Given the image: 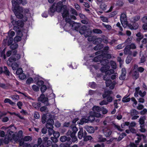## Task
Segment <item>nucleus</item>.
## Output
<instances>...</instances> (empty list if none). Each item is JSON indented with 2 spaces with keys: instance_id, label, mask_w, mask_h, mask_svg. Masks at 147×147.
<instances>
[{
  "instance_id": "f257e3e1",
  "label": "nucleus",
  "mask_w": 147,
  "mask_h": 147,
  "mask_svg": "<svg viewBox=\"0 0 147 147\" xmlns=\"http://www.w3.org/2000/svg\"><path fill=\"white\" fill-rule=\"evenodd\" d=\"M65 20L66 22L65 27H66L67 25L69 26H71L72 29H74V30L76 31L78 30L80 26V23L74 22V21H72L69 18H66Z\"/></svg>"
},
{
  "instance_id": "f03ea898",
  "label": "nucleus",
  "mask_w": 147,
  "mask_h": 147,
  "mask_svg": "<svg viewBox=\"0 0 147 147\" xmlns=\"http://www.w3.org/2000/svg\"><path fill=\"white\" fill-rule=\"evenodd\" d=\"M22 7H19L16 10H13V11L16 16L18 19H23V21H26L27 20L26 16H23L22 13Z\"/></svg>"
},
{
  "instance_id": "7ed1b4c3",
  "label": "nucleus",
  "mask_w": 147,
  "mask_h": 147,
  "mask_svg": "<svg viewBox=\"0 0 147 147\" xmlns=\"http://www.w3.org/2000/svg\"><path fill=\"white\" fill-rule=\"evenodd\" d=\"M38 100L39 101L41 102L45 105H47V106H50L51 104L49 102V99L48 98L45 97V95L43 93L41 94L40 96L38 99Z\"/></svg>"
},
{
  "instance_id": "20e7f679",
  "label": "nucleus",
  "mask_w": 147,
  "mask_h": 147,
  "mask_svg": "<svg viewBox=\"0 0 147 147\" xmlns=\"http://www.w3.org/2000/svg\"><path fill=\"white\" fill-rule=\"evenodd\" d=\"M101 129L104 136L107 138L109 137L111 135L112 131L107 127L102 126Z\"/></svg>"
},
{
  "instance_id": "39448f33",
  "label": "nucleus",
  "mask_w": 147,
  "mask_h": 147,
  "mask_svg": "<svg viewBox=\"0 0 147 147\" xmlns=\"http://www.w3.org/2000/svg\"><path fill=\"white\" fill-rule=\"evenodd\" d=\"M109 63V60L103 57L100 63L101 65H103V67L101 68V70L102 71L103 69L107 68V69H109L110 68V66L107 65V64Z\"/></svg>"
},
{
  "instance_id": "423d86ee",
  "label": "nucleus",
  "mask_w": 147,
  "mask_h": 147,
  "mask_svg": "<svg viewBox=\"0 0 147 147\" xmlns=\"http://www.w3.org/2000/svg\"><path fill=\"white\" fill-rule=\"evenodd\" d=\"M53 6L55 7L56 10V11L60 12L61 11L63 7V2L59 1L57 3H54L53 4Z\"/></svg>"
},
{
  "instance_id": "0eeeda50",
  "label": "nucleus",
  "mask_w": 147,
  "mask_h": 147,
  "mask_svg": "<svg viewBox=\"0 0 147 147\" xmlns=\"http://www.w3.org/2000/svg\"><path fill=\"white\" fill-rule=\"evenodd\" d=\"M120 20L121 23L123 25L124 24L127 26L128 24V22L127 21L126 15L124 13L121 14L120 16Z\"/></svg>"
},
{
  "instance_id": "6e6552de",
  "label": "nucleus",
  "mask_w": 147,
  "mask_h": 147,
  "mask_svg": "<svg viewBox=\"0 0 147 147\" xmlns=\"http://www.w3.org/2000/svg\"><path fill=\"white\" fill-rule=\"evenodd\" d=\"M11 23L13 25H16L19 28L23 27L24 24L23 22L20 20L15 21L13 20L11 21Z\"/></svg>"
},
{
  "instance_id": "1a4fd4ad",
  "label": "nucleus",
  "mask_w": 147,
  "mask_h": 147,
  "mask_svg": "<svg viewBox=\"0 0 147 147\" xmlns=\"http://www.w3.org/2000/svg\"><path fill=\"white\" fill-rule=\"evenodd\" d=\"M60 141L62 142H64L67 141L68 142V147H69L71 142L70 141L71 138L70 137H67L66 136H61L60 138Z\"/></svg>"
},
{
  "instance_id": "9d476101",
  "label": "nucleus",
  "mask_w": 147,
  "mask_h": 147,
  "mask_svg": "<svg viewBox=\"0 0 147 147\" xmlns=\"http://www.w3.org/2000/svg\"><path fill=\"white\" fill-rule=\"evenodd\" d=\"M87 134V133L85 131H83L82 128H80V130L78 133V137L79 139H81L82 138H84Z\"/></svg>"
},
{
  "instance_id": "9b49d317",
  "label": "nucleus",
  "mask_w": 147,
  "mask_h": 147,
  "mask_svg": "<svg viewBox=\"0 0 147 147\" xmlns=\"http://www.w3.org/2000/svg\"><path fill=\"white\" fill-rule=\"evenodd\" d=\"M133 22V23L132 25L128 23L127 26L131 30H136L138 29L139 27L138 24L136 22Z\"/></svg>"
},
{
  "instance_id": "f8f14e48",
  "label": "nucleus",
  "mask_w": 147,
  "mask_h": 147,
  "mask_svg": "<svg viewBox=\"0 0 147 147\" xmlns=\"http://www.w3.org/2000/svg\"><path fill=\"white\" fill-rule=\"evenodd\" d=\"M54 120L51 119H49L46 121V126L47 128L53 127Z\"/></svg>"
},
{
  "instance_id": "ddd939ff",
  "label": "nucleus",
  "mask_w": 147,
  "mask_h": 147,
  "mask_svg": "<svg viewBox=\"0 0 147 147\" xmlns=\"http://www.w3.org/2000/svg\"><path fill=\"white\" fill-rule=\"evenodd\" d=\"M110 77H107L106 76H103L104 80L106 81L105 83L107 87L110 86V85L112 84V81L110 79Z\"/></svg>"
},
{
  "instance_id": "4468645a",
  "label": "nucleus",
  "mask_w": 147,
  "mask_h": 147,
  "mask_svg": "<svg viewBox=\"0 0 147 147\" xmlns=\"http://www.w3.org/2000/svg\"><path fill=\"white\" fill-rule=\"evenodd\" d=\"M9 137L11 138V141L12 140H14L15 141H16L18 140V137L15 135L13 134V132L12 131H9Z\"/></svg>"
},
{
  "instance_id": "2eb2a0df",
  "label": "nucleus",
  "mask_w": 147,
  "mask_h": 147,
  "mask_svg": "<svg viewBox=\"0 0 147 147\" xmlns=\"http://www.w3.org/2000/svg\"><path fill=\"white\" fill-rule=\"evenodd\" d=\"M62 16L63 18H67V17L69 18V10L66 8H64L63 9V12L62 13Z\"/></svg>"
},
{
  "instance_id": "dca6fc26",
  "label": "nucleus",
  "mask_w": 147,
  "mask_h": 147,
  "mask_svg": "<svg viewBox=\"0 0 147 147\" xmlns=\"http://www.w3.org/2000/svg\"><path fill=\"white\" fill-rule=\"evenodd\" d=\"M104 71L105 72V75L104 76H106L107 77H110L109 76L112 74L114 73V71L113 69H110L108 70L107 68H105L103 69Z\"/></svg>"
},
{
  "instance_id": "f3484780",
  "label": "nucleus",
  "mask_w": 147,
  "mask_h": 147,
  "mask_svg": "<svg viewBox=\"0 0 147 147\" xmlns=\"http://www.w3.org/2000/svg\"><path fill=\"white\" fill-rule=\"evenodd\" d=\"M121 74L119 78L121 80H123L125 78L126 75V71L125 68H122L121 70Z\"/></svg>"
},
{
  "instance_id": "a211bd4d",
  "label": "nucleus",
  "mask_w": 147,
  "mask_h": 147,
  "mask_svg": "<svg viewBox=\"0 0 147 147\" xmlns=\"http://www.w3.org/2000/svg\"><path fill=\"white\" fill-rule=\"evenodd\" d=\"M124 53L125 55H132V52L131 51V49L129 47V46L128 45H127L123 50Z\"/></svg>"
},
{
  "instance_id": "6ab92c4d",
  "label": "nucleus",
  "mask_w": 147,
  "mask_h": 147,
  "mask_svg": "<svg viewBox=\"0 0 147 147\" xmlns=\"http://www.w3.org/2000/svg\"><path fill=\"white\" fill-rule=\"evenodd\" d=\"M14 55L15 57H16V58H14L15 57H10L8 59V60L9 62H13L15 61L20 58V54H17Z\"/></svg>"
},
{
  "instance_id": "aec40b11",
  "label": "nucleus",
  "mask_w": 147,
  "mask_h": 147,
  "mask_svg": "<svg viewBox=\"0 0 147 147\" xmlns=\"http://www.w3.org/2000/svg\"><path fill=\"white\" fill-rule=\"evenodd\" d=\"M146 120V117L145 116H141L138 121L140 125H145V121Z\"/></svg>"
},
{
  "instance_id": "412c9836",
  "label": "nucleus",
  "mask_w": 147,
  "mask_h": 147,
  "mask_svg": "<svg viewBox=\"0 0 147 147\" xmlns=\"http://www.w3.org/2000/svg\"><path fill=\"white\" fill-rule=\"evenodd\" d=\"M7 38L8 37H7L6 39H4V40L3 42L5 45H7L8 46H9L12 44L13 41V39L12 38H9V39L7 41Z\"/></svg>"
},
{
  "instance_id": "4be33fe9",
  "label": "nucleus",
  "mask_w": 147,
  "mask_h": 147,
  "mask_svg": "<svg viewBox=\"0 0 147 147\" xmlns=\"http://www.w3.org/2000/svg\"><path fill=\"white\" fill-rule=\"evenodd\" d=\"M12 5L13 6L12 9L13 11L16 10L18 8V3L15 0H12L11 1Z\"/></svg>"
},
{
  "instance_id": "5701e85b",
  "label": "nucleus",
  "mask_w": 147,
  "mask_h": 147,
  "mask_svg": "<svg viewBox=\"0 0 147 147\" xmlns=\"http://www.w3.org/2000/svg\"><path fill=\"white\" fill-rule=\"evenodd\" d=\"M3 72L7 76H9L11 73L9 71L7 67L6 66H4L3 67Z\"/></svg>"
},
{
  "instance_id": "b1692460",
  "label": "nucleus",
  "mask_w": 147,
  "mask_h": 147,
  "mask_svg": "<svg viewBox=\"0 0 147 147\" xmlns=\"http://www.w3.org/2000/svg\"><path fill=\"white\" fill-rule=\"evenodd\" d=\"M50 106H47L45 105V106H42L40 108V111L41 112H44L47 113L49 111V107Z\"/></svg>"
},
{
  "instance_id": "393cba45",
  "label": "nucleus",
  "mask_w": 147,
  "mask_h": 147,
  "mask_svg": "<svg viewBox=\"0 0 147 147\" xmlns=\"http://www.w3.org/2000/svg\"><path fill=\"white\" fill-rule=\"evenodd\" d=\"M86 130L90 133H92L94 131V128L91 126H87L85 127Z\"/></svg>"
},
{
  "instance_id": "a878e982",
  "label": "nucleus",
  "mask_w": 147,
  "mask_h": 147,
  "mask_svg": "<svg viewBox=\"0 0 147 147\" xmlns=\"http://www.w3.org/2000/svg\"><path fill=\"white\" fill-rule=\"evenodd\" d=\"M97 40H99L101 42L102 41V40L103 42L106 44L109 43V42L108 41V38L106 37L105 36H103L102 39L101 38H98L97 39Z\"/></svg>"
},
{
  "instance_id": "bb28decb",
  "label": "nucleus",
  "mask_w": 147,
  "mask_h": 147,
  "mask_svg": "<svg viewBox=\"0 0 147 147\" xmlns=\"http://www.w3.org/2000/svg\"><path fill=\"white\" fill-rule=\"evenodd\" d=\"M56 11L55 8L54 6H53V4L52 6L50 7L49 11V13L50 16H52L54 15V12Z\"/></svg>"
},
{
  "instance_id": "cd10ccee",
  "label": "nucleus",
  "mask_w": 147,
  "mask_h": 147,
  "mask_svg": "<svg viewBox=\"0 0 147 147\" xmlns=\"http://www.w3.org/2000/svg\"><path fill=\"white\" fill-rule=\"evenodd\" d=\"M102 57V55L101 54L98 55L94 58L93 61L96 62H100L102 59L103 58Z\"/></svg>"
},
{
  "instance_id": "c85d7f7f",
  "label": "nucleus",
  "mask_w": 147,
  "mask_h": 147,
  "mask_svg": "<svg viewBox=\"0 0 147 147\" xmlns=\"http://www.w3.org/2000/svg\"><path fill=\"white\" fill-rule=\"evenodd\" d=\"M112 91L107 90L105 91L104 93L102 94V97L103 98H105L110 96V94L112 93Z\"/></svg>"
},
{
  "instance_id": "c756f323",
  "label": "nucleus",
  "mask_w": 147,
  "mask_h": 147,
  "mask_svg": "<svg viewBox=\"0 0 147 147\" xmlns=\"http://www.w3.org/2000/svg\"><path fill=\"white\" fill-rule=\"evenodd\" d=\"M33 107L36 109H39L41 106V104L40 102H33L32 103Z\"/></svg>"
},
{
  "instance_id": "7c9ffc66",
  "label": "nucleus",
  "mask_w": 147,
  "mask_h": 147,
  "mask_svg": "<svg viewBox=\"0 0 147 147\" xmlns=\"http://www.w3.org/2000/svg\"><path fill=\"white\" fill-rule=\"evenodd\" d=\"M4 102L5 103H9L10 104L13 106L16 105V103L13 102L10 99L8 98L5 99L4 100Z\"/></svg>"
},
{
  "instance_id": "2f4dec72",
  "label": "nucleus",
  "mask_w": 147,
  "mask_h": 147,
  "mask_svg": "<svg viewBox=\"0 0 147 147\" xmlns=\"http://www.w3.org/2000/svg\"><path fill=\"white\" fill-rule=\"evenodd\" d=\"M88 122V119H86L85 118H83L78 123V124L80 125H83L84 123H87Z\"/></svg>"
},
{
  "instance_id": "473e14b6",
  "label": "nucleus",
  "mask_w": 147,
  "mask_h": 147,
  "mask_svg": "<svg viewBox=\"0 0 147 147\" xmlns=\"http://www.w3.org/2000/svg\"><path fill=\"white\" fill-rule=\"evenodd\" d=\"M10 141H11V140L9 137V134H8V136L6 135L4 140V143L5 144H8Z\"/></svg>"
},
{
  "instance_id": "72a5a7b5",
  "label": "nucleus",
  "mask_w": 147,
  "mask_h": 147,
  "mask_svg": "<svg viewBox=\"0 0 147 147\" xmlns=\"http://www.w3.org/2000/svg\"><path fill=\"white\" fill-rule=\"evenodd\" d=\"M136 136L138 137L137 138L138 140H139V141H140L142 139V137L144 139H145L146 138V136H145L143 134H136Z\"/></svg>"
},
{
  "instance_id": "f704fd0d",
  "label": "nucleus",
  "mask_w": 147,
  "mask_h": 147,
  "mask_svg": "<svg viewBox=\"0 0 147 147\" xmlns=\"http://www.w3.org/2000/svg\"><path fill=\"white\" fill-rule=\"evenodd\" d=\"M132 75L134 79H137L138 78L139 76L138 71L136 70L133 71L132 73Z\"/></svg>"
},
{
  "instance_id": "c9c22d12",
  "label": "nucleus",
  "mask_w": 147,
  "mask_h": 147,
  "mask_svg": "<svg viewBox=\"0 0 147 147\" xmlns=\"http://www.w3.org/2000/svg\"><path fill=\"white\" fill-rule=\"evenodd\" d=\"M139 112L135 109H133L131 110L130 111V115L131 116H134L138 115Z\"/></svg>"
},
{
  "instance_id": "e433bc0d",
  "label": "nucleus",
  "mask_w": 147,
  "mask_h": 147,
  "mask_svg": "<svg viewBox=\"0 0 147 147\" xmlns=\"http://www.w3.org/2000/svg\"><path fill=\"white\" fill-rule=\"evenodd\" d=\"M140 19V16L137 15L132 17L131 18L132 22H136L138 21Z\"/></svg>"
},
{
  "instance_id": "4c0bfd02",
  "label": "nucleus",
  "mask_w": 147,
  "mask_h": 147,
  "mask_svg": "<svg viewBox=\"0 0 147 147\" xmlns=\"http://www.w3.org/2000/svg\"><path fill=\"white\" fill-rule=\"evenodd\" d=\"M128 97V96L127 95L125 96L123 98L122 101L124 103L129 102L130 101L131 98H127Z\"/></svg>"
},
{
  "instance_id": "58836bf2",
  "label": "nucleus",
  "mask_w": 147,
  "mask_h": 147,
  "mask_svg": "<svg viewBox=\"0 0 147 147\" xmlns=\"http://www.w3.org/2000/svg\"><path fill=\"white\" fill-rule=\"evenodd\" d=\"M12 69L13 70H16L18 67V65L16 62H14L11 64Z\"/></svg>"
},
{
  "instance_id": "ea45409f",
  "label": "nucleus",
  "mask_w": 147,
  "mask_h": 147,
  "mask_svg": "<svg viewBox=\"0 0 147 147\" xmlns=\"http://www.w3.org/2000/svg\"><path fill=\"white\" fill-rule=\"evenodd\" d=\"M145 127V125H140V129H139V131L142 133L145 132L146 130Z\"/></svg>"
},
{
  "instance_id": "a19ab883",
  "label": "nucleus",
  "mask_w": 147,
  "mask_h": 147,
  "mask_svg": "<svg viewBox=\"0 0 147 147\" xmlns=\"http://www.w3.org/2000/svg\"><path fill=\"white\" fill-rule=\"evenodd\" d=\"M117 40L113 38L111 41L109 42V43L111 45H114L117 44Z\"/></svg>"
},
{
  "instance_id": "79ce46f5",
  "label": "nucleus",
  "mask_w": 147,
  "mask_h": 147,
  "mask_svg": "<svg viewBox=\"0 0 147 147\" xmlns=\"http://www.w3.org/2000/svg\"><path fill=\"white\" fill-rule=\"evenodd\" d=\"M110 64L112 68L115 69L117 68V65L116 63L113 61H111L110 62Z\"/></svg>"
},
{
  "instance_id": "37998d69",
  "label": "nucleus",
  "mask_w": 147,
  "mask_h": 147,
  "mask_svg": "<svg viewBox=\"0 0 147 147\" xmlns=\"http://www.w3.org/2000/svg\"><path fill=\"white\" fill-rule=\"evenodd\" d=\"M126 136V134L125 133H123L120 135L118 137L117 141H119L121 140L125 136Z\"/></svg>"
},
{
  "instance_id": "c03bdc74",
  "label": "nucleus",
  "mask_w": 147,
  "mask_h": 147,
  "mask_svg": "<svg viewBox=\"0 0 147 147\" xmlns=\"http://www.w3.org/2000/svg\"><path fill=\"white\" fill-rule=\"evenodd\" d=\"M53 127L47 128L48 129V133L49 135V136H51L53 134L54 130L53 129Z\"/></svg>"
},
{
  "instance_id": "a18cd8bd",
  "label": "nucleus",
  "mask_w": 147,
  "mask_h": 147,
  "mask_svg": "<svg viewBox=\"0 0 147 147\" xmlns=\"http://www.w3.org/2000/svg\"><path fill=\"white\" fill-rule=\"evenodd\" d=\"M97 138L99 140V141L100 142H104L106 140V138H103L101 135H98Z\"/></svg>"
},
{
  "instance_id": "49530a36",
  "label": "nucleus",
  "mask_w": 147,
  "mask_h": 147,
  "mask_svg": "<svg viewBox=\"0 0 147 147\" xmlns=\"http://www.w3.org/2000/svg\"><path fill=\"white\" fill-rule=\"evenodd\" d=\"M92 137L90 136H87V134L85 136L84 138V141H87L89 140H91L92 139Z\"/></svg>"
},
{
  "instance_id": "de8ad7c7",
  "label": "nucleus",
  "mask_w": 147,
  "mask_h": 147,
  "mask_svg": "<svg viewBox=\"0 0 147 147\" xmlns=\"http://www.w3.org/2000/svg\"><path fill=\"white\" fill-rule=\"evenodd\" d=\"M92 32L96 34H101L102 32V31L100 29H95L92 30Z\"/></svg>"
},
{
  "instance_id": "09e8293b",
  "label": "nucleus",
  "mask_w": 147,
  "mask_h": 147,
  "mask_svg": "<svg viewBox=\"0 0 147 147\" xmlns=\"http://www.w3.org/2000/svg\"><path fill=\"white\" fill-rule=\"evenodd\" d=\"M101 55H102L103 57L107 59H110L111 58V55L109 54H102Z\"/></svg>"
},
{
  "instance_id": "8fccbe9b",
  "label": "nucleus",
  "mask_w": 147,
  "mask_h": 147,
  "mask_svg": "<svg viewBox=\"0 0 147 147\" xmlns=\"http://www.w3.org/2000/svg\"><path fill=\"white\" fill-rule=\"evenodd\" d=\"M5 49L6 48H5L1 52V57H3L4 59H5L6 58V57L5 54Z\"/></svg>"
},
{
  "instance_id": "3c124183",
  "label": "nucleus",
  "mask_w": 147,
  "mask_h": 147,
  "mask_svg": "<svg viewBox=\"0 0 147 147\" xmlns=\"http://www.w3.org/2000/svg\"><path fill=\"white\" fill-rule=\"evenodd\" d=\"M18 45L17 43H14L11 45L10 46V48L12 50H14L18 47Z\"/></svg>"
},
{
  "instance_id": "603ef678",
  "label": "nucleus",
  "mask_w": 147,
  "mask_h": 147,
  "mask_svg": "<svg viewBox=\"0 0 147 147\" xmlns=\"http://www.w3.org/2000/svg\"><path fill=\"white\" fill-rule=\"evenodd\" d=\"M22 39V37L20 36H16L14 39V41L16 42L20 41Z\"/></svg>"
},
{
  "instance_id": "864d4df0",
  "label": "nucleus",
  "mask_w": 147,
  "mask_h": 147,
  "mask_svg": "<svg viewBox=\"0 0 147 147\" xmlns=\"http://www.w3.org/2000/svg\"><path fill=\"white\" fill-rule=\"evenodd\" d=\"M8 37L9 38H12L14 36L15 34V32L13 31H9L8 32Z\"/></svg>"
},
{
  "instance_id": "5fc2aeb1",
  "label": "nucleus",
  "mask_w": 147,
  "mask_h": 147,
  "mask_svg": "<svg viewBox=\"0 0 147 147\" xmlns=\"http://www.w3.org/2000/svg\"><path fill=\"white\" fill-rule=\"evenodd\" d=\"M125 43H123L118 45L116 47V49H120L123 48L125 46V45H124Z\"/></svg>"
},
{
  "instance_id": "6e6d98bb",
  "label": "nucleus",
  "mask_w": 147,
  "mask_h": 147,
  "mask_svg": "<svg viewBox=\"0 0 147 147\" xmlns=\"http://www.w3.org/2000/svg\"><path fill=\"white\" fill-rule=\"evenodd\" d=\"M132 58L131 57L128 56L126 59V62L127 64H129L131 61Z\"/></svg>"
},
{
  "instance_id": "4d7b16f0",
  "label": "nucleus",
  "mask_w": 147,
  "mask_h": 147,
  "mask_svg": "<svg viewBox=\"0 0 147 147\" xmlns=\"http://www.w3.org/2000/svg\"><path fill=\"white\" fill-rule=\"evenodd\" d=\"M23 139V141L27 142L29 140H32V139L30 136H25Z\"/></svg>"
},
{
  "instance_id": "13d9d810",
  "label": "nucleus",
  "mask_w": 147,
  "mask_h": 147,
  "mask_svg": "<svg viewBox=\"0 0 147 147\" xmlns=\"http://www.w3.org/2000/svg\"><path fill=\"white\" fill-rule=\"evenodd\" d=\"M88 121H93L95 119L94 116L93 115H90L88 117Z\"/></svg>"
},
{
  "instance_id": "bf43d9fd",
  "label": "nucleus",
  "mask_w": 147,
  "mask_h": 147,
  "mask_svg": "<svg viewBox=\"0 0 147 147\" xmlns=\"http://www.w3.org/2000/svg\"><path fill=\"white\" fill-rule=\"evenodd\" d=\"M117 61L119 62V66L120 67L123 63V60L121 59V57H118L117 58Z\"/></svg>"
},
{
  "instance_id": "052dcab7",
  "label": "nucleus",
  "mask_w": 147,
  "mask_h": 147,
  "mask_svg": "<svg viewBox=\"0 0 147 147\" xmlns=\"http://www.w3.org/2000/svg\"><path fill=\"white\" fill-rule=\"evenodd\" d=\"M100 111H101L102 113L104 114H106L108 112L107 110L105 108L103 107H102L100 108Z\"/></svg>"
},
{
  "instance_id": "680f3d73",
  "label": "nucleus",
  "mask_w": 147,
  "mask_h": 147,
  "mask_svg": "<svg viewBox=\"0 0 147 147\" xmlns=\"http://www.w3.org/2000/svg\"><path fill=\"white\" fill-rule=\"evenodd\" d=\"M128 46H129V47L130 49H136V47L135 44L134 43H132L130 45H128Z\"/></svg>"
},
{
  "instance_id": "e2e57ef3",
  "label": "nucleus",
  "mask_w": 147,
  "mask_h": 147,
  "mask_svg": "<svg viewBox=\"0 0 147 147\" xmlns=\"http://www.w3.org/2000/svg\"><path fill=\"white\" fill-rule=\"evenodd\" d=\"M47 89V86L45 85H43L41 87L40 90L41 92L44 93Z\"/></svg>"
},
{
  "instance_id": "0e129e2a",
  "label": "nucleus",
  "mask_w": 147,
  "mask_h": 147,
  "mask_svg": "<svg viewBox=\"0 0 147 147\" xmlns=\"http://www.w3.org/2000/svg\"><path fill=\"white\" fill-rule=\"evenodd\" d=\"M22 71L23 70L22 68H20L17 70L16 73L17 75H20V74H22Z\"/></svg>"
},
{
  "instance_id": "69168bd1",
  "label": "nucleus",
  "mask_w": 147,
  "mask_h": 147,
  "mask_svg": "<svg viewBox=\"0 0 147 147\" xmlns=\"http://www.w3.org/2000/svg\"><path fill=\"white\" fill-rule=\"evenodd\" d=\"M102 25L105 27L107 29L110 30L111 29L112 27L111 26L109 25H106L104 23H102Z\"/></svg>"
},
{
  "instance_id": "338daca9",
  "label": "nucleus",
  "mask_w": 147,
  "mask_h": 147,
  "mask_svg": "<svg viewBox=\"0 0 147 147\" xmlns=\"http://www.w3.org/2000/svg\"><path fill=\"white\" fill-rule=\"evenodd\" d=\"M100 8L103 10H105L106 9L107 5L104 3H102L100 5Z\"/></svg>"
},
{
  "instance_id": "774afa93",
  "label": "nucleus",
  "mask_w": 147,
  "mask_h": 147,
  "mask_svg": "<svg viewBox=\"0 0 147 147\" xmlns=\"http://www.w3.org/2000/svg\"><path fill=\"white\" fill-rule=\"evenodd\" d=\"M141 20L143 23H147V16H145L143 17Z\"/></svg>"
}]
</instances>
